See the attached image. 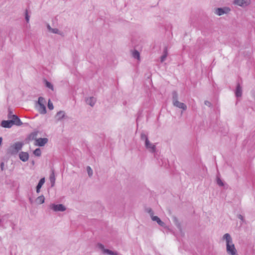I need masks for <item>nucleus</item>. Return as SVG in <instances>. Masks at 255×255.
<instances>
[{"mask_svg": "<svg viewBox=\"0 0 255 255\" xmlns=\"http://www.w3.org/2000/svg\"><path fill=\"white\" fill-rule=\"evenodd\" d=\"M223 239L226 241V251L228 254L230 255H238L230 235L228 233L225 234L223 237Z\"/></svg>", "mask_w": 255, "mask_h": 255, "instance_id": "nucleus-1", "label": "nucleus"}, {"mask_svg": "<svg viewBox=\"0 0 255 255\" xmlns=\"http://www.w3.org/2000/svg\"><path fill=\"white\" fill-rule=\"evenodd\" d=\"M24 143L22 142L17 141L11 145L7 149V154L10 155H16L21 150Z\"/></svg>", "mask_w": 255, "mask_h": 255, "instance_id": "nucleus-2", "label": "nucleus"}, {"mask_svg": "<svg viewBox=\"0 0 255 255\" xmlns=\"http://www.w3.org/2000/svg\"><path fill=\"white\" fill-rule=\"evenodd\" d=\"M7 118L9 120H13L15 123L14 124L17 126H20L22 125V122L20 119L15 115L13 114L12 110L9 108L8 110Z\"/></svg>", "mask_w": 255, "mask_h": 255, "instance_id": "nucleus-3", "label": "nucleus"}, {"mask_svg": "<svg viewBox=\"0 0 255 255\" xmlns=\"http://www.w3.org/2000/svg\"><path fill=\"white\" fill-rule=\"evenodd\" d=\"M97 247L99 249L102 251L103 254H107L110 255H118V253L117 252H113L109 249H105L104 246L102 244H98Z\"/></svg>", "mask_w": 255, "mask_h": 255, "instance_id": "nucleus-4", "label": "nucleus"}, {"mask_svg": "<svg viewBox=\"0 0 255 255\" xmlns=\"http://www.w3.org/2000/svg\"><path fill=\"white\" fill-rule=\"evenodd\" d=\"M146 148L151 153H154L156 151V145L151 143L149 140H147L144 143Z\"/></svg>", "mask_w": 255, "mask_h": 255, "instance_id": "nucleus-5", "label": "nucleus"}, {"mask_svg": "<svg viewBox=\"0 0 255 255\" xmlns=\"http://www.w3.org/2000/svg\"><path fill=\"white\" fill-rule=\"evenodd\" d=\"M50 208L51 209L53 210L54 211H64L66 210V207L63 205L62 204H52L50 205Z\"/></svg>", "mask_w": 255, "mask_h": 255, "instance_id": "nucleus-6", "label": "nucleus"}, {"mask_svg": "<svg viewBox=\"0 0 255 255\" xmlns=\"http://www.w3.org/2000/svg\"><path fill=\"white\" fill-rule=\"evenodd\" d=\"M230 8L228 7H219L215 9V13L218 15H222L227 13L230 11Z\"/></svg>", "mask_w": 255, "mask_h": 255, "instance_id": "nucleus-7", "label": "nucleus"}, {"mask_svg": "<svg viewBox=\"0 0 255 255\" xmlns=\"http://www.w3.org/2000/svg\"><path fill=\"white\" fill-rule=\"evenodd\" d=\"M48 139L47 138H39L36 139L35 145L39 146H43L48 142Z\"/></svg>", "mask_w": 255, "mask_h": 255, "instance_id": "nucleus-8", "label": "nucleus"}, {"mask_svg": "<svg viewBox=\"0 0 255 255\" xmlns=\"http://www.w3.org/2000/svg\"><path fill=\"white\" fill-rule=\"evenodd\" d=\"M13 120H9L2 121L1 123V126L5 128H10L14 124Z\"/></svg>", "mask_w": 255, "mask_h": 255, "instance_id": "nucleus-9", "label": "nucleus"}, {"mask_svg": "<svg viewBox=\"0 0 255 255\" xmlns=\"http://www.w3.org/2000/svg\"><path fill=\"white\" fill-rule=\"evenodd\" d=\"M234 3L241 6H245L250 3V0H234Z\"/></svg>", "mask_w": 255, "mask_h": 255, "instance_id": "nucleus-10", "label": "nucleus"}, {"mask_svg": "<svg viewBox=\"0 0 255 255\" xmlns=\"http://www.w3.org/2000/svg\"><path fill=\"white\" fill-rule=\"evenodd\" d=\"M173 105L177 108L182 109L183 111H185L187 110V106L183 103H181L179 101L174 102L173 104Z\"/></svg>", "mask_w": 255, "mask_h": 255, "instance_id": "nucleus-11", "label": "nucleus"}, {"mask_svg": "<svg viewBox=\"0 0 255 255\" xmlns=\"http://www.w3.org/2000/svg\"><path fill=\"white\" fill-rule=\"evenodd\" d=\"M19 157L23 162H26L29 159V154L27 152L21 151L19 153Z\"/></svg>", "mask_w": 255, "mask_h": 255, "instance_id": "nucleus-12", "label": "nucleus"}, {"mask_svg": "<svg viewBox=\"0 0 255 255\" xmlns=\"http://www.w3.org/2000/svg\"><path fill=\"white\" fill-rule=\"evenodd\" d=\"M242 87L240 85V83L238 82L237 83V86L235 91V95L237 97H241L242 96Z\"/></svg>", "mask_w": 255, "mask_h": 255, "instance_id": "nucleus-13", "label": "nucleus"}, {"mask_svg": "<svg viewBox=\"0 0 255 255\" xmlns=\"http://www.w3.org/2000/svg\"><path fill=\"white\" fill-rule=\"evenodd\" d=\"M152 220L156 222L160 226L163 227L164 228H166L165 224L158 217L156 216L153 217H152Z\"/></svg>", "mask_w": 255, "mask_h": 255, "instance_id": "nucleus-14", "label": "nucleus"}, {"mask_svg": "<svg viewBox=\"0 0 255 255\" xmlns=\"http://www.w3.org/2000/svg\"><path fill=\"white\" fill-rule=\"evenodd\" d=\"M86 102L88 105L93 107L96 102V99L94 97H90L86 99Z\"/></svg>", "mask_w": 255, "mask_h": 255, "instance_id": "nucleus-15", "label": "nucleus"}, {"mask_svg": "<svg viewBox=\"0 0 255 255\" xmlns=\"http://www.w3.org/2000/svg\"><path fill=\"white\" fill-rule=\"evenodd\" d=\"M65 116V114L64 111H60L56 114L55 118L58 121L64 118Z\"/></svg>", "mask_w": 255, "mask_h": 255, "instance_id": "nucleus-16", "label": "nucleus"}, {"mask_svg": "<svg viewBox=\"0 0 255 255\" xmlns=\"http://www.w3.org/2000/svg\"><path fill=\"white\" fill-rule=\"evenodd\" d=\"M131 53L134 58L136 59L138 61L140 60V53L137 50L133 49L131 50Z\"/></svg>", "mask_w": 255, "mask_h": 255, "instance_id": "nucleus-17", "label": "nucleus"}, {"mask_svg": "<svg viewBox=\"0 0 255 255\" xmlns=\"http://www.w3.org/2000/svg\"><path fill=\"white\" fill-rule=\"evenodd\" d=\"M167 55H168L167 48L166 47H165L164 48L163 54L160 57V62L161 63L163 62L165 60Z\"/></svg>", "mask_w": 255, "mask_h": 255, "instance_id": "nucleus-18", "label": "nucleus"}, {"mask_svg": "<svg viewBox=\"0 0 255 255\" xmlns=\"http://www.w3.org/2000/svg\"><path fill=\"white\" fill-rule=\"evenodd\" d=\"M39 112L41 114H45L46 113V107L44 105H38L37 107Z\"/></svg>", "mask_w": 255, "mask_h": 255, "instance_id": "nucleus-19", "label": "nucleus"}, {"mask_svg": "<svg viewBox=\"0 0 255 255\" xmlns=\"http://www.w3.org/2000/svg\"><path fill=\"white\" fill-rule=\"evenodd\" d=\"M172 104L175 102V101L177 102L178 101V94L175 91L172 92Z\"/></svg>", "mask_w": 255, "mask_h": 255, "instance_id": "nucleus-20", "label": "nucleus"}, {"mask_svg": "<svg viewBox=\"0 0 255 255\" xmlns=\"http://www.w3.org/2000/svg\"><path fill=\"white\" fill-rule=\"evenodd\" d=\"M37 133L36 132H33L29 134L27 137V139L29 141L35 140L36 141V136Z\"/></svg>", "mask_w": 255, "mask_h": 255, "instance_id": "nucleus-21", "label": "nucleus"}, {"mask_svg": "<svg viewBox=\"0 0 255 255\" xmlns=\"http://www.w3.org/2000/svg\"><path fill=\"white\" fill-rule=\"evenodd\" d=\"M36 202L38 204H41L44 202L45 198L43 195H41L36 199Z\"/></svg>", "mask_w": 255, "mask_h": 255, "instance_id": "nucleus-22", "label": "nucleus"}, {"mask_svg": "<svg viewBox=\"0 0 255 255\" xmlns=\"http://www.w3.org/2000/svg\"><path fill=\"white\" fill-rule=\"evenodd\" d=\"M173 222L175 224V225L178 228V229L179 230H181V225L179 222H178V220L177 218L175 217H173Z\"/></svg>", "mask_w": 255, "mask_h": 255, "instance_id": "nucleus-23", "label": "nucleus"}, {"mask_svg": "<svg viewBox=\"0 0 255 255\" xmlns=\"http://www.w3.org/2000/svg\"><path fill=\"white\" fill-rule=\"evenodd\" d=\"M50 180L51 183V186H53L54 185L55 181V178L54 176V172H52V173L50 176Z\"/></svg>", "mask_w": 255, "mask_h": 255, "instance_id": "nucleus-24", "label": "nucleus"}, {"mask_svg": "<svg viewBox=\"0 0 255 255\" xmlns=\"http://www.w3.org/2000/svg\"><path fill=\"white\" fill-rule=\"evenodd\" d=\"M45 83L46 87L48 88L49 89H51L52 91L54 90L53 86L50 82L46 80H45Z\"/></svg>", "mask_w": 255, "mask_h": 255, "instance_id": "nucleus-25", "label": "nucleus"}, {"mask_svg": "<svg viewBox=\"0 0 255 255\" xmlns=\"http://www.w3.org/2000/svg\"><path fill=\"white\" fill-rule=\"evenodd\" d=\"M33 154L37 156H40L41 155V149L39 148H36L33 152Z\"/></svg>", "mask_w": 255, "mask_h": 255, "instance_id": "nucleus-26", "label": "nucleus"}, {"mask_svg": "<svg viewBox=\"0 0 255 255\" xmlns=\"http://www.w3.org/2000/svg\"><path fill=\"white\" fill-rule=\"evenodd\" d=\"M45 103H46V101L44 98H43L42 97H40L38 98V105H45Z\"/></svg>", "mask_w": 255, "mask_h": 255, "instance_id": "nucleus-27", "label": "nucleus"}, {"mask_svg": "<svg viewBox=\"0 0 255 255\" xmlns=\"http://www.w3.org/2000/svg\"><path fill=\"white\" fill-rule=\"evenodd\" d=\"M140 139L142 140H144V142L146 141V140H149L148 138L147 135L143 132H142L140 134Z\"/></svg>", "mask_w": 255, "mask_h": 255, "instance_id": "nucleus-28", "label": "nucleus"}, {"mask_svg": "<svg viewBox=\"0 0 255 255\" xmlns=\"http://www.w3.org/2000/svg\"><path fill=\"white\" fill-rule=\"evenodd\" d=\"M45 182V178H42L39 181L36 187H39V188H41V187L42 186V185L44 184Z\"/></svg>", "mask_w": 255, "mask_h": 255, "instance_id": "nucleus-29", "label": "nucleus"}, {"mask_svg": "<svg viewBox=\"0 0 255 255\" xmlns=\"http://www.w3.org/2000/svg\"><path fill=\"white\" fill-rule=\"evenodd\" d=\"M46 25L48 29L51 32H59L57 28H52L49 24H47Z\"/></svg>", "mask_w": 255, "mask_h": 255, "instance_id": "nucleus-30", "label": "nucleus"}, {"mask_svg": "<svg viewBox=\"0 0 255 255\" xmlns=\"http://www.w3.org/2000/svg\"><path fill=\"white\" fill-rule=\"evenodd\" d=\"M87 170L88 174L90 177L93 175V170L90 166H87Z\"/></svg>", "mask_w": 255, "mask_h": 255, "instance_id": "nucleus-31", "label": "nucleus"}, {"mask_svg": "<svg viewBox=\"0 0 255 255\" xmlns=\"http://www.w3.org/2000/svg\"><path fill=\"white\" fill-rule=\"evenodd\" d=\"M48 108L50 110H52L53 109L54 107L52 103L50 101V100H49L48 102Z\"/></svg>", "mask_w": 255, "mask_h": 255, "instance_id": "nucleus-32", "label": "nucleus"}, {"mask_svg": "<svg viewBox=\"0 0 255 255\" xmlns=\"http://www.w3.org/2000/svg\"><path fill=\"white\" fill-rule=\"evenodd\" d=\"M30 16L28 15V11L26 9L25 12V18L27 22H29Z\"/></svg>", "mask_w": 255, "mask_h": 255, "instance_id": "nucleus-33", "label": "nucleus"}, {"mask_svg": "<svg viewBox=\"0 0 255 255\" xmlns=\"http://www.w3.org/2000/svg\"><path fill=\"white\" fill-rule=\"evenodd\" d=\"M217 183L220 186H223L224 185L223 182L219 178H217Z\"/></svg>", "mask_w": 255, "mask_h": 255, "instance_id": "nucleus-34", "label": "nucleus"}, {"mask_svg": "<svg viewBox=\"0 0 255 255\" xmlns=\"http://www.w3.org/2000/svg\"><path fill=\"white\" fill-rule=\"evenodd\" d=\"M147 211L148 213L149 214L150 216L151 219H152V217H153L155 216L153 215V212L152 211L151 209H150V208L147 209Z\"/></svg>", "mask_w": 255, "mask_h": 255, "instance_id": "nucleus-35", "label": "nucleus"}, {"mask_svg": "<svg viewBox=\"0 0 255 255\" xmlns=\"http://www.w3.org/2000/svg\"><path fill=\"white\" fill-rule=\"evenodd\" d=\"M204 104H205V105H206V106H207L208 107H210L211 106V103L210 102L208 101H205L204 102Z\"/></svg>", "mask_w": 255, "mask_h": 255, "instance_id": "nucleus-36", "label": "nucleus"}, {"mask_svg": "<svg viewBox=\"0 0 255 255\" xmlns=\"http://www.w3.org/2000/svg\"><path fill=\"white\" fill-rule=\"evenodd\" d=\"M238 218L240 219L241 221H242L243 222L244 221V217L241 215V214H239L238 215Z\"/></svg>", "mask_w": 255, "mask_h": 255, "instance_id": "nucleus-37", "label": "nucleus"}, {"mask_svg": "<svg viewBox=\"0 0 255 255\" xmlns=\"http://www.w3.org/2000/svg\"><path fill=\"white\" fill-rule=\"evenodd\" d=\"M40 189H41L40 188L36 187V192L37 193H39L40 192Z\"/></svg>", "mask_w": 255, "mask_h": 255, "instance_id": "nucleus-38", "label": "nucleus"}, {"mask_svg": "<svg viewBox=\"0 0 255 255\" xmlns=\"http://www.w3.org/2000/svg\"><path fill=\"white\" fill-rule=\"evenodd\" d=\"M2 138L0 136V146L1 145V143H2Z\"/></svg>", "mask_w": 255, "mask_h": 255, "instance_id": "nucleus-39", "label": "nucleus"}, {"mask_svg": "<svg viewBox=\"0 0 255 255\" xmlns=\"http://www.w3.org/2000/svg\"><path fill=\"white\" fill-rule=\"evenodd\" d=\"M1 222H2V220L0 219V223H1Z\"/></svg>", "mask_w": 255, "mask_h": 255, "instance_id": "nucleus-40", "label": "nucleus"}]
</instances>
